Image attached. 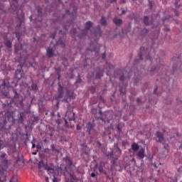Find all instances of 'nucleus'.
Here are the masks:
<instances>
[{
    "label": "nucleus",
    "instance_id": "6",
    "mask_svg": "<svg viewBox=\"0 0 182 182\" xmlns=\"http://www.w3.org/2000/svg\"><path fill=\"white\" fill-rule=\"evenodd\" d=\"M58 93V98L62 99L63 97V87L60 85V83L59 84Z\"/></svg>",
    "mask_w": 182,
    "mask_h": 182
},
{
    "label": "nucleus",
    "instance_id": "32",
    "mask_svg": "<svg viewBox=\"0 0 182 182\" xmlns=\"http://www.w3.org/2000/svg\"><path fill=\"white\" fill-rule=\"evenodd\" d=\"M33 156H36L37 152H33Z\"/></svg>",
    "mask_w": 182,
    "mask_h": 182
},
{
    "label": "nucleus",
    "instance_id": "21",
    "mask_svg": "<svg viewBox=\"0 0 182 182\" xmlns=\"http://www.w3.org/2000/svg\"><path fill=\"white\" fill-rule=\"evenodd\" d=\"M164 149L168 151V145H164Z\"/></svg>",
    "mask_w": 182,
    "mask_h": 182
},
{
    "label": "nucleus",
    "instance_id": "48",
    "mask_svg": "<svg viewBox=\"0 0 182 182\" xmlns=\"http://www.w3.org/2000/svg\"><path fill=\"white\" fill-rule=\"evenodd\" d=\"M77 129H79V127H77Z\"/></svg>",
    "mask_w": 182,
    "mask_h": 182
},
{
    "label": "nucleus",
    "instance_id": "4",
    "mask_svg": "<svg viewBox=\"0 0 182 182\" xmlns=\"http://www.w3.org/2000/svg\"><path fill=\"white\" fill-rule=\"evenodd\" d=\"M23 77V71L22 70H16V79H22Z\"/></svg>",
    "mask_w": 182,
    "mask_h": 182
},
{
    "label": "nucleus",
    "instance_id": "19",
    "mask_svg": "<svg viewBox=\"0 0 182 182\" xmlns=\"http://www.w3.org/2000/svg\"><path fill=\"white\" fill-rule=\"evenodd\" d=\"M98 170H99L100 173H102L103 171V167L99 166Z\"/></svg>",
    "mask_w": 182,
    "mask_h": 182
},
{
    "label": "nucleus",
    "instance_id": "39",
    "mask_svg": "<svg viewBox=\"0 0 182 182\" xmlns=\"http://www.w3.org/2000/svg\"><path fill=\"white\" fill-rule=\"evenodd\" d=\"M111 2H116V0H111Z\"/></svg>",
    "mask_w": 182,
    "mask_h": 182
},
{
    "label": "nucleus",
    "instance_id": "38",
    "mask_svg": "<svg viewBox=\"0 0 182 182\" xmlns=\"http://www.w3.org/2000/svg\"><path fill=\"white\" fill-rule=\"evenodd\" d=\"M16 38H18L19 34L18 33H16Z\"/></svg>",
    "mask_w": 182,
    "mask_h": 182
},
{
    "label": "nucleus",
    "instance_id": "7",
    "mask_svg": "<svg viewBox=\"0 0 182 182\" xmlns=\"http://www.w3.org/2000/svg\"><path fill=\"white\" fill-rule=\"evenodd\" d=\"M65 163L68 167H72V166H73V163L69 156L65 157Z\"/></svg>",
    "mask_w": 182,
    "mask_h": 182
},
{
    "label": "nucleus",
    "instance_id": "13",
    "mask_svg": "<svg viewBox=\"0 0 182 182\" xmlns=\"http://www.w3.org/2000/svg\"><path fill=\"white\" fill-rule=\"evenodd\" d=\"M92 128H93V124H92V123H90V122H88L87 124V132H88L89 134H90V132Z\"/></svg>",
    "mask_w": 182,
    "mask_h": 182
},
{
    "label": "nucleus",
    "instance_id": "45",
    "mask_svg": "<svg viewBox=\"0 0 182 182\" xmlns=\"http://www.w3.org/2000/svg\"><path fill=\"white\" fill-rule=\"evenodd\" d=\"M14 2H16V0H14Z\"/></svg>",
    "mask_w": 182,
    "mask_h": 182
},
{
    "label": "nucleus",
    "instance_id": "20",
    "mask_svg": "<svg viewBox=\"0 0 182 182\" xmlns=\"http://www.w3.org/2000/svg\"><path fill=\"white\" fill-rule=\"evenodd\" d=\"M146 60H149V61H151V58L150 57V55L146 56Z\"/></svg>",
    "mask_w": 182,
    "mask_h": 182
},
{
    "label": "nucleus",
    "instance_id": "43",
    "mask_svg": "<svg viewBox=\"0 0 182 182\" xmlns=\"http://www.w3.org/2000/svg\"><path fill=\"white\" fill-rule=\"evenodd\" d=\"M97 144H99V146H100L101 144H100V142H97Z\"/></svg>",
    "mask_w": 182,
    "mask_h": 182
},
{
    "label": "nucleus",
    "instance_id": "11",
    "mask_svg": "<svg viewBox=\"0 0 182 182\" xmlns=\"http://www.w3.org/2000/svg\"><path fill=\"white\" fill-rule=\"evenodd\" d=\"M47 56H48V58L53 56V50L52 48L47 49Z\"/></svg>",
    "mask_w": 182,
    "mask_h": 182
},
{
    "label": "nucleus",
    "instance_id": "37",
    "mask_svg": "<svg viewBox=\"0 0 182 182\" xmlns=\"http://www.w3.org/2000/svg\"><path fill=\"white\" fill-rule=\"evenodd\" d=\"M144 49V48L141 47V48H140V50L142 51Z\"/></svg>",
    "mask_w": 182,
    "mask_h": 182
},
{
    "label": "nucleus",
    "instance_id": "50",
    "mask_svg": "<svg viewBox=\"0 0 182 182\" xmlns=\"http://www.w3.org/2000/svg\"><path fill=\"white\" fill-rule=\"evenodd\" d=\"M0 53H1V48H0Z\"/></svg>",
    "mask_w": 182,
    "mask_h": 182
},
{
    "label": "nucleus",
    "instance_id": "26",
    "mask_svg": "<svg viewBox=\"0 0 182 182\" xmlns=\"http://www.w3.org/2000/svg\"><path fill=\"white\" fill-rule=\"evenodd\" d=\"M105 58H106V54L104 53V54L102 55V59H105Z\"/></svg>",
    "mask_w": 182,
    "mask_h": 182
},
{
    "label": "nucleus",
    "instance_id": "36",
    "mask_svg": "<svg viewBox=\"0 0 182 182\" xmlns=\"http://www.w3.org/2000/svg\"><path fill=\"white\" fill-rule=\"evenodd\" d=\"M32 148H33V149H35V144H33Z\"/></svg>",
    "mask_w": 182,
    "mask_h": 182
},
{
    "label": "nucleus",
    "instance_id": "51",
    "mask_svg": "<svg viewBox=\"0 0 182 182\" xmlns=\"http://www.w3.org/2000/svg\"><path fill=\"white\" fill-rule=\"evenodd\" d=\"M137 102H139V100H137Z\"/></svg>",
    "mask_w": 182,
    "mask_h": 182
},
{
    "label": "nucleus",
    "instance_id": "44",
    "mask_svg": "<svg viewBox=\"0 0 182 182\" xmlns=\"http://www.w3.org/2000/svg\"><path fill=\"white\" fill-rule=\"evenodd\" d=\"M95 168H97V165L95 166Z\"/></svg>",
    "mask_w": 182,
    "mask_h": 182
},
{
    "label": "nucleus",
    "instance_id": "28",
    "mask_svg": "<svg viewBox=\"0 0 182 182\" xmlns=\"http://www.w3.org/2000/svg\"><path fill=\"white\" fill-rule=\"evenodd\" d=\"M118 151H119V154H122V151L120 150V149H118Z\"/></svg>",
    "mask_w": 182,
    "mask_h": 182
},
{
    "label": "nucleus",
    "instance_id": "33",
    "mask_svg": "<svg viewBox=\"0 0 182 182\" xmlns=\"http://www.w3.org/2000/svg\"><path fill=\"white\" fill-rule=\"evenodd\" d=\"M126 14V11L124 10L122 11V15Z\"/></svg>",
    "mask_w": 182,
    "mask_h": 182
},
{
    "label": "nucleus",
    "instance_id": "35",
    "mask_svg": "<svg viewBox=\"0 0 182 182\" xmlns=\"http://www.w3.org/2000/svg\"><path fill=\"white\" fill-rule=\"evenodd\" d=\"M156 92H157V88H155L154 93H156Z\"/></svg>",
    "mask_w": 182,
    "mask_h": 182
},
{
    "label": "nucleus",
    "instance_id": "5",
    "mask_svg": "<svg viewBox=\"0 0 182 182\" xmlns=\"http://www.w3.org/2000/svg\"><path fill=\"white\" fill-rule=\"evenodd\" d=\"M164 140V137L163 136V134L160 132H156V141H159V143H163Z\"/></svg>",
    "mask_w": 182,
    "mask_h": 182
},
{
    "label": "nucleus",
    "instance_id": "47",
    "mask_svg": "<svg viewBox=\"0 0 182 182\" xmlns=\"http://www.w3.org/2000/svg\"><path fill=\"white\" fill-rule=\"evenodd\" d=\"M176 6H177V3H176Z\"/></svg>",
    "mask_w": 182,
    "mask_h": 182
},
{
    "label": "nucleus",
    "instance_id": "41",
    "mask_svg": "<svg viewBox=\"0 0 182 182\" xmlns=\"http://www.w3.org/2000/svg\"><path fill=\"white\" fill-rule=\"evenodd\" d=\"M8 168V166H5V170H6Z\"/></svg>",
    "mask_w": 182,
    "mask_h": 182
},
{
    "label": "nucleus",
    "instance_id": "10",
    "mask_svg": "<svg viewBox=\"0 0 182 182\" xmlns=\"http://www.w3.org/2000/svg\"><path fill=\"white\" fill-rule=\"evenodd\" d=\"M132 149L134 151H137V150L139 149V144H137L136 142H134L132 145Z\"/></svg>",
    "mask_w": 182,
    "mask_h": 182
},
{
    "label": "nucleus",
    "instance_id": "30",
    "mask_svg": "<svg viewBox=\"0 0 182 182\" xmlns=\"http://www.w3.org/2000/svg\"><path fill=\"white\" fill-rule=\"evenodd\" d=\"M140 59H141V60H143V55H140Z\"/></svg>",
    "mask_w": 182,
    "mask_h": 182
},
{
    "label": "nucleus",
    "instance_id": "1",
    "mask_svg": "<svg viewBox=\"0 0 182 182\" xmlns=\"http://www.w3.org/2000/svg\"><path fill=\"white\" fill-rule=\"evenodd\" d=\"M92 26H93V23H92L91 21H87L85 23V32H90V33H92V36H95V38H100L102 35L100 26L97 27L95 32H92V31H90V28H92Z\"/></svg>",
    "mask_w": 182,
    "mask_h": 182
},
{
    "label": "nucleus",
    "instance_id": "17",
    "mask_svg": "<svg viewBox=\"0 0 182 182\" xmlns=\"http://www.w3.org/2000/svg\"><path fill=\"white\" fill-rule=\"evenodd\" d=\"M9 182H18V178L13 177V178H11V179L10 180Z\"/></svg>",
    "mask_w": 182,
    "mask_h": 182
},
{
    "label": "nucleus",
    "instance_id": "2",
    "mask_svg": "<svg viewBox=\"0 0 182 182\" xmlns=\"http://www.w3.org/2000/svg\"><path fill=\"white\" fill-rule=\"evenodd\" d=\"M45 170H47L48 174H53L55 175V173H56V167L53 166V164H46L44 166Z\"/></svg>",
    "mask_w": 182,
    "mask_h": 182
},
{
    "label": "nucleus",
    "instance_id": "18",
    "mask_svg": "<svg viewBox=\"0 0 182 182\" xmlns=\"http://www.w3.org/2000/svg\"><path fill=\"white\" fill-rule=\"evenodd\" d=\"M5 157H6V154H5L4 152H3L1 154V159H5Z\"/></svg>",
    "mask_w": 182,
    "mask_h": 182
},
{
    "label": "nucleus",
    "instance_id": "9",
    "mask_svg": "<svg viewBox=\"0 0 182 182\" xmlns=\"http://www.w3.org/2000/svg\"><path fill=\"white\" fill-rule=\"evenodd\" d=\"M113 22L115 23V25H122L123 21L120 18H114L113 19Z\"/></svg>",
    "mask_w": 182,
    "mask_h": 182
},
{
    "label": "nucleus",
    "instance_id": "3",
    "mask_svg": "<svg viewBox=\"0 0 182 182\" xmlns=\"http://www.w3.org/2000/svg\"><path fill=\"white\" fill-rule=\"evenodd\" d=\"M90 49H89V50H90L91 52H95V55H97L99 53V46L97 44V43L95 41V43H91L90 45Z\"/></svg>",
    "mask_w": 182,
    "mask_h": 182
},
{
    "label": "nucleus",
    "instance_id": "14",
    "mask_svg": "<svg viewBox=\"0 0 182 182\" xmlns=\"http://www.w3.org/2000/svg\"><path fill=\"white\" fill-rule=\"evenodd\" d=\"M68 96L70 97V99H75L76 97V95L73 92H70L68 90L67 92Z\"/></svg>",
    "mask_w": 182,
    "mask_h": 182
},
{
    "label": "nucleus",
    "instance_id": "24",
    "mask_svg": "<svg viewBox=\"0 0 182 182\" xmlns=\"http://www.w3.org/2000/svg\"><path fill=\"white\" fill-rule=\"evenodd\" d=\"M168 181L170 182H176L174 179L169 178Z\"/></svg>",
    "mask_w": 182,
    "mask_h": 182
},
{
    "label": "nucleus",
    "instance_id": "27",
    "mask_svg": "<svg viewBox=\"0 0 182 182\" xmlns=\"http://www.w3.org/2000/svg\"><path fill=\"white\" fill-rule=\"evenodd\" d=\"M33 89H38V87L36 85H33Z\"/></svg>",
    "mask_w": 182,
    "mask_h": 182
},
{
    "label": "nucleus",
    "instance_id": "31",
    "mask_svg": "<svg viewBox=\"0 0 182 182\" xmlns=\"http://www.w3.org/2000/svg\"><path fill=\"white\" fill-rule=\"evenodd\" d=\"M46 181H49V178L46 177Z\"/></svg>",
    "mask_w": 182,
    "mask_h": 182
},
{
    "label": "nucleus",
    "instance_id": "49",
    "mask_svg": "<svg viewBox=\"0 0 182 182\" xmlns=\"http://www.w3.org/2000/svg\"><path fill=\"white\" fill-rule=\"evenodd\" d=\"M77 129H79V127H77Z\"/></svg>",
    "mask_w": 182,
    "mask_h": 182
},
{
    "label": "nucleus",
    "instance_id": "12",
    "mask_svg": "<svg viewBox=\"0 0 182 182\" xmlns=\"http://www.w3.org/2000/svg\"><path fill=\"white\" fill-rule=\"evenodd\" d=\"M4 45L6 46V48H9V49L12 48V43L9 40L6 41Z\"/></svg>",
    "mask_w": 182,
    "mask_h": 182
},
{
    "label": "nucleus",
    "instance_id": "40",
    "mask_svg": "<svg viewBox=\"0 0 182 182\" xmlns=\"http://www.w3.org/2000/svg\"><path fill=\"white\" fill-rule=\"evenodd\" d=\"M29 18L31 21H32V16H30Z\"/></svg>",
    "mask_w": 182,
    "mask_h": 182
},
{
    "label": "nucleus",
    "instance_id": "42",
    "mask_svg": "<svg viewBox=\"0 0 182 182\" xmlns=\"http://www.w3.org/2000/svg\"><path fill=\"white\" fill-rule=\"evenodd\" d=\"M164 22H166V21H167V19H163Z\"/></svg>",
    "mask_w": 182,
    "mask_h": 182
},
{
    "label": "nucleus",
    "instance_id": "29",
    "mask_svg": "<svg viewBox=\"0 0 182 182\" xmlns=\"http://www.w3.org/2000/svg\"><path fill=\"white\" fill-rule=\"evenodd\" d=\"M50 38H52V39H55V35L51 36Z\"/></svg>",
    "mask_w": 182,
    "mask_h": 182
},
{
    "label": "nucleus",
    "instance_id": "22",
    "mask_svg": "<svg viewBox=\"0 0 182 182\" xmlns=\"http://www.w3.org/2000/svg\"><path fill=\"white\" fill-rule=\"evenodd\" d=\"M178 171H179L180 173H182V166L178 168Z\"/></svg>",
    "mask_w": 182,
    "mask_h": 182
},
{
    "label": "nucleus",
    "instance_id": "15",
    "mask_svg": "<svg viewBox=\"0 0 182 182\" xmlns=\"http://www.w3.org/2000/svg\"><path fill=\"white\" fill-rule=\"evenodd\" d=\"M100 23L103 26H105V25H107V22L106 21V18H105V17H102V19L100 21Z\"/></svg>",
    "mask_w": 182,
    "mask_h": 182
},
{
    "label": "nucleus",
    "instance_id": "8",
    "mask_svg": "<svg viewBox=\"0 0 182 182\" xmlns=\"http://www.w3.org/2000/svg\"><path fill=\"white\" fill-rule=\"evenodd\" d=\"M138 157H139V159H143L144 157V149L141 148L137 154Z\"/></svg>",
    "mask_w": 182,
    "mask_h": 182
},
{
    "label": "nucleus",
    "instance_id": "46",
    "mask_svg": "<svg viewBox=\"0 0 182 182\" xmlns=\"http://www.w3.org/2000/svg\"><path fill=\"white\" fill-rule=\"evenodd\" d=\"M24 60H26V58H23Z\"/></svg>",
    "mask_w": 182,
    "mask_h": 182
},
{
    "label": "nucleus",
    "instance_id": "23",
    "mask_svg": "<svg viewBox=\"0 0 182 182\" xmlns=\"http://www.w3.org/2000/svg\"><path fill=\"white\" fill-rule=\"evenodd\" d=\"M91 177H96V174L95 173H91Z\"/></svg>",
    "mask_w": 182,
    "mask_h": 182
},
{
    "label": "nucleus",
    "instance_id": "34",
    "mask_svg": "<svg viewBox=\"0 0 182 182\" xmlns=\"http://www.w3.org/2000/svg\"><path fill=\"white\" fill-rule=\"evenodd\" d=\"M120 80H124V78H123V77H121Z\"/></svg>",
    "mask_w": 182,
    "mask_h": 182
},
{
    "label": "nucleus",
    "instance_id": "16",
    "mask_svg": "<svg viewBox=\"0 0 182 182\" xmlns=\"http://www.w3.org/2000/svg\"><path fill=\"white\" fill-rule=\"evenodd\" d=\"M144 22L145 25H149V17L144 16Z\"/></svg>",
    "mask_w": 182,
    "mask_h": 182
},
{
    "label": "nucleus",
    "instance_id": "25",
    "mask_svg": "<svg viewBox=\"0 0 182 182\" xmlns=\"http://www.w3.org/2000/svg\"><path fill=\"white\" fill-rule=\"evenodd\" d=\"M53 182L56 181V177L55 176V174L53 175Z\"/></svg>",
    "mask_w": 182,
    "mask_h": 182
}]
</instances>
